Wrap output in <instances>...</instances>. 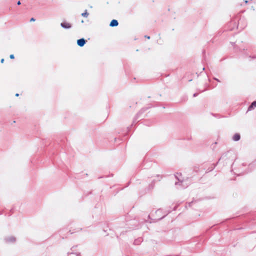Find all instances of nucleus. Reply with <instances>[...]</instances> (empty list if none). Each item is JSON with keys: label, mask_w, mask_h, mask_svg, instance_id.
<instances>
[{"label": "nucleus", "mask_w": 256, "mask_h": 256, "mask_svg": "<svg viewBox=\"0 0 256 256\" xmlns=\"http://www.w3.org/2000/svg\"><path fill=\"white\" fill-rule=\"evenodd\" d=\"M86 40L84 38H80L77 40V44L80 46H83L86 44Z\"/></svg>", "instance_id": "f257e3e1"}, {"label": "nucleus", "mask_w": 256, "mask_h": 256, "mask_svg": "<svg viewBox=\"0 0 256 256\" xmlns=\"http://www.w3.org/2000/svg\"><path fill=\"white\" fill-rule=\"evenodd\" d=\"M60 25L62 28H71V24L70 23L66 22H62L61 23Z\"/></svg>", "instance_id": "f03ea898"}, {"label": "nucleus", "mask_w": 256, "mask_h": 256, "mask_svg": "<svg viewBox=\"0 0 256 256\" xmlns=\"http://www.w3.org/2000/svg\"><path fill=\"white\" fill-rule=\"evenodd\" d=\"M118 23L117 20H113L111 21L110 26L112 27L116 26L118 25Z\"/></svg>", "instance_id": "7ed1b4c3"}, {"label": "nucleus", "mask_w": 256, "mask_h": 256, "mask_svg": "<svg viewBox=\"0 0 256 256\" xmlns=\"http://www.w3.org/2000/svg\"><path fill=\"white\" fill-rule=\"evenodd\" d=\"M255 107H256V100L252 102L251 105L249 106L248 110H250Z\"/></svg>", "instance_id": "20e7f679"}, {"label": "nucleus", "mask_w": 256, "mask_h": 256, "mask_svg": "<svg viewBox=\"0 0 256 256\" xmlns=\"http://www.w3.org/2000/svg\"><path fill=\"white\" fill-rule=\"evenodd\" d=\"M240 139V135L238 134H236L234 136L233 140L235 141H238Z\"/></svg>", "instance_id": "39448f33"}, {"label": "nucleus", "mask_w": 256, "mask_h": 256, "mask_svg": "<svg viewBox=\"0 0 256 256\" xmlns=\"http://www.w3.org/2000/svg\"><path fill=\"white\" fill-rule=\"evenodd\" d=\"M82 15L84 17H87L88 15V14L87 12L86 11L82 13Z\"/></svg>", "instance_id": "423d86ee"}, {"label": "nucleus", "mask_w": 256, "mask_h": 256, "mask_svg": "<svg viewBox=\"0 0 256 256\" xmlns=\"http://www.w3.org/2000/svg\"><path fill=\"white\" fill-rule=\"evenodd\" d=\"M10 58H11V59H14V54H12L10 55Z\"/></svg>", "instance_id": "0eeeda50"}, {"label": "nucleus", "mask_w": 256, "mask_h": 256, "mask_svg": "<svg viewBox=\"0 0 256 256\" xmlns=\"http://www.w3.org/2000/svg\"><path fill=\"white\" fill-rule=\"evenodd\" d=\"M35 21V19L33 18H31L30 20V22H34Z\"/></svg>", "instance_id": "6e6552de"}, {"label": "nucleus", "mask_w": 256, "mask_h": 256, "mask_svg": "<svg viewBox=\"0 0 256 256\" xmlns=\"http://www.w3.org/2000/svg\"><path fill=\"white\" fill-rule=\"evenodd\" d=\"M145 38H147L148 39H150V36H146Z\"/></svg>", "instance_id": "1a4fd4ad"}, {"label": "nucleus", "mask_w": 256, "mask_h": 256, "mask_svg": "<svg viewBox=\"0 0 256 256\" xmlns=\"http://www.w3.org/2000/svg\"><path fill=\"white\" fill-rule=\"evenodd\" d=\"M0 62H1L2 63H3V62H4V58H2V59L1 60H0Z\"/></svg>", "instance_id": "9d476101"}, {"label": "nucleus", "mask_w": 256, "mask_h": 256, "mask_svg": "<svg viewBox=\"0 0 256 256\" xmlns=\"http://www.w3.org/2000/svg\"><path fill=\"white\" fill-rule=\"evenodd\" d=\"M17 4L18 5H20L21 3H20V1H18Z\"/></svg>", "instance_id": "9b49d317"}, {"label": "nucleus", "mask_w": 256, "mask_h": 256, "mask_svg": "<svg viewBox=\"0 0 256 256\" xmlns=\"http://www.w3.org/2000/svg\"><path fill=\"white\" fill-rule=\"evenodd\" d=\"M19 96V94H16V96Z\"/></svg>", "instance_id": "f8f14e48"}]
</instances>
